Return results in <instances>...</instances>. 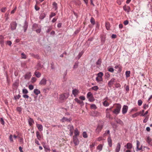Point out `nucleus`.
Wrapping results in <instances>:
<instances>
[{
  "label": "nucleus",
  "mask_w": 152,
  "mask_h": 152,
  "mask_svg": "<svg viewBox=\"0 0 152 152\" xmlns=\"http://www.w3.org/2000/svg\"><path fill=\"white\" fill-rule=\"evenodd\" d=\"M39 27L38 26V25L36 23H34L33 24L32 26V30L34 31H35V30Z\"/></svg>",
  "instance_id": "nucleus-26"
},
{
  "label": "nucleus",
  "mask_w": 152,
  "mask_h": 152,
  "mask_svg": "<svg viewBox=\"0 0 152 152\" xmlns=\"http://www.w3.org/2000/svg\"><path fill=\"white\" fill-rule=\"evenodd\" d=\"M107 141L109 146L110 147H111L112 146V140L110 136L107 138Z\"/></svg>",
  "instance_id": "nucleus-21"
},
{
  "label": "nucleus",
  "mask_w": 152,
  "mask_h": 152,
  "mask_svg": "<svg viewBox=\"0 0 152 152\" xmlns=\"http://www.w3.org/2000/svg\"><path fill=\"white\" fill-rule=\"evenodd\" d=\"M130 71H126V77H128L130 76Z\"/></svg>",
  "instance_id": "nucleus-42"
},
{
  "label": "nucleus",
  "mask_w": 152,
  "mask_h": 152,
  "mask_svg": "<svg viewBox=\"0 0 152 152\" xmlns=\"http://www.w3.org/2000/svg\"><path fill=\"white\" fill-rule=\"evenodd\" d=\"M6 44L10 46L12 45V43L10 41H7L6 42Z\"/></svg>",
  "instance_id": "nucleus-62"
},
{
  "label": "nucleus",
  "mask_w": 152,
  "mask_h": 152,
  "mask_svg": "<svg viewBox=\"0 0 152 152\" xmlns=\"http://www.w3.org/2000/svg\"><path fill=\"white\" fill-rule=\"evenodd\" d=\"M103 105L105 107L108 106L109 105V103L107 102V101L106 100L103 103Z\"/></svg>",
  "instance_id": "nucleus-35"
},
{
  "label": "nucleus",
  "mask_w": 152,
  "mask_h": 152,
  "mask_svg": "<svg viewBox=\"0 0 152 152\" xmlns=\"http://www.w3.org/2000/svg\"><path fill=\"white\" fill-rule=\"evenodd\" d=\"M102 147L103 146L102 144H99L97 147V149L100 151L102 150Z\"/></svg>",
  "instance_id": "nucleus-33"
},
{
  "label": "nucleus",
  "mask_w": 152,
  "mask_h": 152,
  "mask_svg": "<svg viewBox=\"0 0 152 152\" xmlns=\"http://www.w3.org/2000/svg\"><path fill=\"white\" fill-rule=\"evenodd\" d=\"M83 51H81V52L80 53H79V54L78 56V58L79 59L81 57L82 55L83 54Z\"/></svg>",
  "instance_id": "nucleus-54"
},
{
  "label": "nucleus",
  "mask_w": 152,
  "mask_h": 152,
  "mask_svg": "<svg viewBox=\"0 0 152 152\" xmlns=\"http://www.w3.org/2000/svg\"><path fill=\"white\" fill-rule=\"evenodd\" d=\"M35 31H36L37 33H39L41 32V30L40 28L39 27L37 29H36Z\"/></svg>",
  "instance_id": "nucleus-61"
},
{
  "label": "nucleus",
  "mask_w": 152,
  "mask_h": 152,
  "mask_svg": "<svg viewBox=\"0 0 152 152\" xmlns=\"http://www.w3.org/2000/svg\"><path fill=\"white\" fill-rule=\"evenodd\" d=\"M96 80L98 82H99L102 81L103 79L102 77H97L96 78Z\"/></svg>",
  "instance_id": "nucleus-32"
},
{
  "label": "nucleus",
  "mask_w": 152,
  "mask_h": 152,
  "mask_svg": "<svg viewBox=\"0 0 152 152\" xmlns=\"http://www.w3.org/2000/svg\"><path fill=\"white\" fill-rule=\"evenodd\" d=\"M114 107V109L113 110H112V111L114 114L117 115L120 113L121 108V105L119 104H115Z\"/></svg>",
  "instance_id": "nucleus-1"
},
{
  "label": "nucleus",
  "mask_w": 152,
  "mask_h": 152,
  "mask_svg": "<svg viewBox=\"0 0 152 152\" xmlns=\"http://www.w3.org/2000/svg\"><path fill=\"white\" fill-rule=\"evenodd\" d=\"M6 7H3V8H2V9H1V10L2 12H4L6 11Z\"/></svg>",
  "instance_id": "nucleus-63"
},
{
  "label": "nucleus",
  "mask_w": 152,
  "mask_h": 152,
  "mask_svg": "<svg viewBox=\"0 0 152 152\" xmlns=\"http://www.w3.org/2000/svg\"><path fill=\"white\" fill-rule=\"evenodd\" d=\"M115 79L114 78H112L108 82V85L109 86H111L113 84V83L114 82Z\"/></svg>",
  "instance_id": "nucleus-22"
},
{
  "label": "nucleus",
  "mask_w": 152,
  "mask_h": 152,
  "mask_svg": "<svg viewBox=\"0 0 152 152\" xmlns=\"http://www.w3.org/2000/svg\"><path fill=\"white\" fill-rule=\"evenodd\" d=\"M74 133L75 134V135L74 136H75L76 137H77L80 134L78 130L76 128L74 132Z\"/></svg>",
  "instance_id": "nucleus-24"
},
{
  "label": "nucleus",
  "mask_w": 152,
  "mask_h": 152,
  "mask_svg": "<svg viewBox=\"0 0 152 152\" xmlns=\"http://www.w3.org/2000/svg\"><path fill=\"white\" fill-rule=\"evenodd\" d=\"M72 93L75 97H76V96L79 93V90L76 89H74L72 91Z\"/></svg>",
  "instance_id": "nucleus-15"
},
{
  "label": "nucleus",
  "mask_w": 152,
  "mask_h": 152,
  "mask_svg": "<svg viewBox=\"0 0 152 152\" xmlns=\"http://www.w3.org/2000/svg\"><path fill=\"white\" fill-rule=\"evenodd\" d=\"M116 122L117 123L120 124L121 126L124 125V123L120 119H118L116 121Z\"/></svg>",
  "instance_id": "nucleus-29"
},
{
  "label": "nucleus",
  "mask_w": 152,
  "mask_h": 152,
  "mask_svg": "<svg viewBox=\"0 0 152 152\" xmlns=\"http://www.w3.org/2000/svg\"><path fill=\"white\" fill-rule=\"evenodd\" d=\"M36 136L37 138V139L39 140H40L41 138V135L40 134L39 132V131H37L36 132Z\"/></svg>",
  "instance_id": "nucleus-25"
},
{
  "label": "nucleus",
  "mask_w": 152,
  "mask_h": 152,
  "mask_svg": "<svg viewBox=\"0 0 152 152\" xmlns=\"http://www.w3.org/2000/svg\"><path fill=\"white\" fill-rule=\"evenodd\" d=\"M28 27V25L27 23H25L23 27V28L24 29V31L25 32L26 30H27V28Z\"/></svg>",
  "instance_id": "nucleus-45"
},
{
  "label": "nucleus",
  "mask_w": 152,
  "mask_h": 152,
  "mask_svg": "<svg viewBox=\"0 0 152 152\" xmlns=\"http://www.w3.org/2000/svg\"><path fill=\"white\" fill-rule=\"evenodd\" d=\"M113 108V106L110 107V108H107L105 111L106 113V117L107 118H111V115L110 113V111H112V109Z\"/></svg>",
  "instance_id": "nucleus-3"
},
{
  "label": "nucleus",
  "mask_w": 152,
  "mask_h": 152,
  "mask_svg": "<svg viewBox=\"0 0 152 152\" xmlns=\"http://www.w3.org/2000/svg\"><path fill=\"white\" fill-rule=\"evenodd\" d=\"M31 73L30 72H27L24 75V77L25 79L29 80L31 78Z\"/></svg>",
  "instance_id": "nucleus-10"
},
{
  "label": "nucleus",
  "mask_w": 152,
  "mask_h": 152,
  "mask_svg": "<svg viewBox=\"0 0 152 152\" xmlns=\"http://www.w3.org/2000/svg\"><path fill=\"white\" fill-rule=\"evenodd\" d=\"M8 13H6L5 15V21H7L9 18V17H8Z\"/></svg>",
  "instance_id": "nucleus-55"
},
{
  "label": "nucleus",
  "mask_w": 152,
  "mask_h": 152,
  "mask_svg": "<svg viewBox=\"0 0 152 152\" xmlns=\"http://www.w3.org/2000/svg\"><path fill=\"white\" fill-rule=\"evenodd\" d=\"M142 102L141 100H139L138 102V105L139 106H141L142 104Z\"/></svg>",
  "instance_id": "nucleus-56"
},
{
  "label": "nucleus",
  "mask_w": 152,
  "mask_h": 152,
  "mask_svg": "<svg viewBox=\"0 0 152 152\" xmlns=\"http://www.w3.org/2000/svg\"><path fill=\"white\" fill-rule=\"evenodd\" d=\"M43 67V65L41 64H38L37 66V67L36 68L37 69V70H40Z\"/></svg>",
  "instance_id": "nucleus-31"
},
{
  "label": "nucleus",
  "mask_w": 152,
  "mask_h": 152,
  "mask_svg": "<svg viewBox=\"0 0 152 152\" xmlns=\"http://www.w3.org/2000/svg\"><path fill=\"white\" fill-rule=\"evenodd\" d=\"M148 113V110H147L145 112L144 114H142L141 115V116H146L147 115H146Z\"/></svg>",
  "instance_id": "nucleus-57"
},
{
  "label": "nucleus",
  "mask_w": 152,
  "mask_h": 152,
  "mask_svg": "<svg viewBox=\"0 0 152 152\" xmlns=\"http://www.w3.org/2000/svg\"><path fill=\"white\" fill-rule=\"evenodd\" d=\"M97 75L98 77H102L103 75V74L102 72H99V73Z\"/></svg>",
  "instance_id": "nucleus-50"
},
{
  "label": "nucleus",
  "mask_w": 152,
  "mask_h": 152,
  "mask_svg": "<svg viewBox=\"0 0 152 152\" xmlns=\"http://www.w3.org/2000/svg\"><path fill=\"white\" fill-rule=\"evenodd\" d=\"M73 139L74 143L75 145H78L79 144V141L77 137H76L75 136H73Z\"/></svg>",
  "instance_id": "nucleus-7"
},
{
  "label": "nucleus",
  "mask_w": 152,
  "mask_h": 152,
  "mask_svg": "<svg viewBox=\"0 0 152 152\" xmlns=\"http://www.w3.org/2000/svg\"><path fill=\"white\" fill-rule=\"evenodd\" d=\"M37 79L35 77H32L31 79V82L32 83H35L37 80Z\"/></svg>",
  "instance_id": "nucleus-37"
},
{
  "label": "nucleus",
  "mask_w": 152,
  "mask_h": 152,
  "mask_svg": "<svg viewBox=\"0 0 152 152\" xmlns=\"http://www.w3.org/2000/svg\"><path fill=\"white\" fill-rule=\"evenodd\" d=\"M21 55L22 58L25 59L26 58V56L24 53H22L21 54Z\"/></svg>",
  "instance_id": "nucleus-48"
},
{
  "label": "nucleus",
  "mask_w": 152,
  "mask_h": 152,
  "mask_svg": "<svg viewBox=\"0 0 152 152\" xmlns=\"http://www.w3.org/2000/svg\"><path fill=\"white\" fill-rule=\"evenodd\" d=\"M28 122L30 126H31L34 123V121L33 119L30 118L28 119Z\"/></svg>",
  "instance_id": "nucleus-18"
},
{
  "label": "nucleus",
  "mask_w": 152,
  "mask_h": 152,
  "mask_svg": "<svg viewBox=\"0 0 152 152\" xmlns=\"http://www.w3.org/2000/svg\"><path fill=\"white\" fill-rule=\"evenodd\" d=\"M90 21L91 23L93 24L94 25L95 24V20L94 18L92 17Z\"/></svg>",
  "instance_id": "nucleus-43"
},
{
  "label": "nucleus",
  "mask_w": 152,
  "mask_h": 152,
  "mask_svg": "<svg viewBox=\"0 0 152 152\" xmlns=\"http://www.w3.org/2000/svg\"><path fill=\"white\" fill-rule=\"evenodd\" d=\"M56 15V14L54 12H51V14L50 15V18H51L52 17L55 16Z\"/></svg>",
  "instance_id": "nucleus-52"
},
{
  "label": "nucleus",
  "mask_w": 152,
  "mask_h": 152,
  "mask_svg": "<svg viewBox=\"0 0 152 152\" xmlns=\"http://www.w3.org/2000/svg\"><path fill=\"white\" fill-rule=\"evenodd\" d=\"M53 5L54 7L55 8V10L57 9V4L55 2H53Z\"/></svg>",
  "instance_id": "nucleus-53"
},
{
  "label": "nucleus",
  "mask_w": 152,
  "mask_h": 152,
  "mask_svg": "<svg viewBox=\"0 0 152 152\" xmlns=\"http://www.w3.org/2000/svg\"><path fill=\"white\" fill-rule=\"evenodd\" d=\"M121 148V145L119 142L118 143L115 149V152H119Z\"/></svg>",
  "instance_id": "nucleus-13"
},
{
  "label": "nucleus",
  "mask_w": 152,
  "mask_h": 152,
  "mask_svg": "<svg viewBox=\"0 0 152 152\" xmlns=\"http://www.w3.org/2000/svg\"><path fill=\"white\" fill-rule=\"evenodd\" d=\"M83 136L84 138H87L88 137V135L87 133L85 132L83 133Z\"/></svg>",
  "instance_id": "nucleus-41"
},
{
  "label": "nucleus",
  "mask_w": 152,
  "mask_h": 152,
  "mask_svg": "<svg viewBox=\"0 0 152 152\" xmlns=\"http://www.w3.org/2000/svg\"><path fill=\"white\" fill-rule=\"evenodd\" d=\"M103 127V125L102 124H99L97 126V127L96 129V133L98 134H99V133L101 131Z\"/></svg>",
  "instance_id": "nucleus-5"
},
{
  "label": "nucleus",
  "mask_w": 152,
  "mask_h": 152,
  "mask_svg": "<svg viewBox=\"0 0 152 152\" xmlns=\"http://www.w3.org/2000/svg\"><path fill=\"white\" fill-rule=\"evenodd\" d=\"M13 138V136L12 134H10L9 136V139L11 142H14Z\"/></svg>",
  "instance_id": "nucleus-40"
},
{
  "label": "nucleus",
  "mask_w": 152,
  "mask_h": 152,
  "mask_svg": "<svg viewBox=\"0 0 152 152\" xmlns=\"http://www.w3.org/2000/svg\"><path fill=\"white\" fill-rule=\"evenodd\" d=\"M79 98L82 100H84L86 99L85 97L83 96H80L79 97Z\"/></svg>",
  "instance_id": "nucleus-60"
},
{
  "label": "nucleus",
  "mask_w": 152,
  "mask_h": 152,
  "mask_svg": "<svg viewBox=\"0 0 152 152\" xmlns=\"http://www.w3.org/2000/svg\"><path fill=\"white\" fill-rule=\"evenodd\" d=\"M91 108L92 109L95 110L96 109L97 107L96 105L94 104H92L91 105Z\"/></svg>",
  "instance_id": "nucleus-38"
},
{
  "label": "nucleus",
  "mask_w": 152,
  "mask_h": 152,
  "mask_svg": "<svg viewBox=\"0 0 152 152\" xmlns=\"http://www.w3.org/2000/svg\"><path fill=\"white\" fill-rule=\"evenodd\" d=\"M34 74L35 76L37 78H39L41 77V73L39 72L36 71Z\"/></svg>",
  "instance_id": "nucleus-23"
},
{
  "label": "nucleus",
  "mask_w": 152,
  "mask_h": 152,
  "mask_svg": "<svg viewBox=\"0 0 152 152\" xmlns=\"http://www.w3.org/2000/svg\"><path fill=\"white\" fill-rule=\"evenodd\" d=\"M67 128L70 131L69 135L70 136H72L73 134L74 131V127L72 125H69L67 126Z\"/></svg>",
  "instance_id": "nucleus-4"
},
{
  "label": "nucleus",
  "mask_w": 152,
  "mask_h": 152,
  "mask_svg": "<svg viewBox=\"0 0 152 152\" xmlns=\"http://www.w3.org/2000/svg\"><path fill=\"white\" fill-rule=\"evenodd\" d=\"M72 120V119L70 118H67L65 117H63L62 119L60 120V121L62 122H64L66 121L70 122Z\"/></svg>",
  "instance_id": "nucleus-11"
},
{
  "label": "nucleus",
  "mask_w": 152,
  "mask_h": 152,
  "mask_svg": "<svg viewBox=\"0 0 152 152\" xmlns=\"http://www.w3.org/2000/svg\"><path fill=\"white\" fill-rule=\"evenodd\" d=\"M11 28L12 30H13L16 28L17 24L15 22H13L10 23Z\"/></svg>",
  "instance_id": "nucleus-8"
},
{
  "label": "nucleus",
  "mask_w": 152,
  "mask_h": 152,
  "mask_svg": "<svg viewBox=\"0 0 152 152\" xmlns=\"http://www.w3.org/2000/svg\"><path fill=\"white\" fill-rule=\"evenodd\" d=\"M146 140L149 145L152 146V139L151 138L148 136Z\"/></svg>",
  "instance_id": "nucleus-12"
},
{
  "label": "nucleus",
  "mask_w": 152,
  "mask_h": 152,
  "mask_svg": "<svg viewBox=\"0 0 152 152\" xmlns=\"http://www.w3.org/2000/svg\"><path fill=\"white\" fill-rule=\"evenodd\" d=\"M102 61L101 59H99L96 62V64L97 65H100L101 64Z\"/></svg>",
  "instance_id": "nucleus-49"
},
{
  "label": "nucleus",
  "mask_w": 152,
  "mask_h": 152,
  "mask_svg": "<svg viewBox=\"0 0 152 152\" xmlns=\"http://www.w3.org/2000/svg\"><path fill=\"white\" fill-rule=\"evenodd\" d=\"M16 9H17V7H15L14 9L12 10L11 11V14L14 13L15 12V11L16 10Z\"/></svg>",
  "instance_id": "nucleus-64"
},
{
  "label": "nucleus",
  "mask_w": 152,
  "mask_h": 152,
  "mask_svg": "<svg viewBox=\"0 0 152 152\" xmlns=\"http://www.w3.org/2000/svg\"><path fill=\"white\" fill-rule=\"evenodd\" d=\"M104 140V138L102 137H100L96 139V140L98 141H100Z\"/></svg>",
  "instance_id": "nucleus-46"
},
{
  "label": "nucleus",
  "mask_w": 152,
  "mask_h": 152,
  "mask_svg": "<svg viewBox=\"0 0 152 152\" xmlns=\"http://www.w3.org/2000/svg\"><path fill=\"white\" fill-rule=\"evenodd\" d=\"M91 88L94 91H96L99 89V88L97 86H95L92 87Z\"/></svg>",
  "instance_id": "nucleus-36"
},
{
  "label": "nucleus",
  "mask_w": 152,
  "mask_h": 152,
  "mask_svg": "<svg viewBox=\"0 0 152 152\" xmlns=\"http://www.w3.org/2000/svg\"><path fill=\"white\" fill-rule=\"evenodd\" d=\"M36 126L40 131H42L43 130V126L41 124H37Z\"/></svg>",
  "instance_id": "nucleus-19"
},
{
  "label": "nucleus",
  "mask_w": 152,
  "mask_h": 152,
  "mask_svg": "<svg viewBox=\"0 0 152 152\" xmlns=\"http://www.w3.org/2000/svg\"><path fill=\"white\" fill-rule=\"evenodd\" d=\"M123 8L124 10L128 13H129L131 11L130 7L128 6L125 5L123 6Z\"/></svg>",
  "instance_id": "nucleus-9"
},
{
  "label": "nucleus",
  "mask_w": 152,
  "mask_h": 152,
  "mask_svg": "<svg viewBox=\"0 0 152 152\" xmlns=\"http://www.w3.org/2000/svg\"><path fill=\"white\" fill-rule=\"evenodd\" d=\"M145 117V118L143 121L144 123H146L147 121L149 118V116L147 115Z\"/></svg>",
  "instance_id": "nucleus-47"
},
{
  "label": "nucleus",
  "mask_w": 152,
  "mask_h": 152,
  "mask_svg": "<svg viewBox=\"0 0 152 152\" xmlns=\"http://www.w3.org/2000/svg\"><path fill=\"white\" fill-rule=\"evenodd\" d=\"M107 69H108V70L110 72H113L114 70L113 68L109 67H108Z\"/></svg>",
  "instance_id": "nucleus-44"
},
{
  "label": "nucleus",
  "mask_w": 152,
  "mask_h": 152,
  "mask_svg": "<svg viewBox=\"0 0 152 152\" xmlns=\"http://www.w3.org/2000/svg\"><path fill=\"white\" fill-rule=\"evenodd\" d=\"M22 92L24 94H27L28 92V90L26 89H23Z\"/></svg>",
  "instance_id": "nucleus-51"
},
{
  "label": "nucleus",
  "mask_w": 152,
  "mask_h": 152,
  "mask_svg": "<svg viewBox=\"0 0 152 152\" xmlns=\"http://www.w3.org/2000/svg\"><path fill=\"white\" fill-rule=\"evenodd\" d=\"M128 107L127 106L124 105L123 106L122 110V113L123 114H125L127 113L128 110Z\"/></svg>",
  "instance_id": "nucleus-14"
},
{
  "label": "nucleus",
  "mask_w": 152,
  "mask_h": 152,
  "mask_svg": "<svg viewBox=\"0 0 152 152\" xmlns=\"http://www.w3.org/2000/svg\"><path fill=\"white\" fill-rule=\"evenodd\" d=\"M105 26L106 29L107 30L110 29V23L108 22H105Z\"/></svg>",
  "instance_id": "nucleus-30"
},
{
  "label": "nucleus",
  "mask_w": 152,
  "mask_h": 152,
  "mask_svg": "<svg viewBox=\"0 0 152 152\" xmlns=\"http://www.w3.org/2000/svg\"><path fill=\"white\" fill-rule=\"evenodd\" d=\"M140 142L138 140H137V150H140L142 149V146H140Z\"/></svg>",
  "instance_id": "nucleus-16"
},
{
  "label": "nucleus",
  "mask_w": 152,
  "mask_h": 152,
  "mask_svg": "<svg viewBox=\"0 0 152 152\" xmlns=\"http://www.w3.org/2000/svg\"><path fill=\"white\" fill-rule=\"evenodd\" d=\"M122 67L120 64L117 65L115 66V68L116 69H118L119 72H121L122 70Z\"/></svg>",
  "instance_id": "nucleus-20"
},
{
  "label": "nucleus",
  "mask_w": 152,
  "mask_h": 152,
  "mask_svg": "<svg viewBox=\"0 0 152 152\" xmlns=\"http://www.w3.org/2000/svg\"><path fill=\"white\" fill-rule=\"evenodd\" d=\"M69 96L68 94L67 93H65L64 94H61L60 96V101L62 102L64 100H65Z\"/></svg>",
  "instance_id": "nucleus-2"
},
{
  "label": "nucleus",
  "mask_w": 152,
  "mask_h": 152,
  "mask_svg": "<svg viewBox=\"0 0 152 152\" xmlns=\"http://www.w3.org/2000/svg\"><path fill=\"white\" fill-rule=\"evenodd\" d=\"M125 147H126L128 149H130L132 147V144L128 143L125 146Z\"/></svg>",
  "instance_id": "nucleus-27"
},
{
  "label": "nucleus",
  "mask_w": 152,
  "mask_h": 152,
  "mask_svg": "<svg viewBox=\"0 0 152 152\" xmlns=\"http://www.w3.org/2000/svg\"><path fill=\"white\" fill-rule=\"evenodd\" d=\"M34 93L35 95H37L38 94H40V91L38 89H35L34 90Z\"/></svg>",
  "instance_id": "nucleus-28"
},
{
  "label": "nucleus",
  "mask_w": 152,
  "mask_h": 152,
  "mask_svg": "<svg viewBox=\"0 0 152 152\" xmlns=\"http://www.w3.org/2000/svg\"><path fill=\"white\" fill-rule=\"evenodd\" d=\"M28 88L30 90H32L34 88V86L32 85H30L28 86Z\"/></svg>",
  "instance_id": "nucleus-59"
},
{
  "label": "nucleus",
  "mask_w": 152,
  "mask_h": 152,
  "mask_svg": "<svg viewBox=\"0 0 152 152\" xmlns=\"http://www.w3.org/2000/svg\"><path fill=\"white\" fill-rule=\"evenodd\" d=\"M45 13L41 14L39 16V18L41 19H43L45 17Z\"/></svg>",
  "instance_id": "nucleus-34"
},
{
  "label": "nucleus",
  "mask_w": 152,
  "mask_h": 152,
  "mask_svg": "<svg viewBox=\"0 0 152 152\" xmlns=\"http://www.w3.org/2000/svg\"><path fill=\"white\" fill-rule=\"evenodd\" d=\"M95 145V143H93L91 144L90 145V148H93V147H94V146Z\"/></svg>",
  "instance_id": "nucleus-58"
},
{
  "label": "nucleus",
  "mask_w": 152,
  "mask_h": 152,
  "mask_svg": "<svg viewBox=\"0 0 152 152\" xmlns=\"http://www.w3.org/2000/svg\"><path fill=\"white\" fill-rule=\"evenodd\" d=\"M93 95L91 92H88L87 94V97L88 98L91 97L92 98Z\"/></svg>",
  "instance_id": "nucleus-39"
},
{
  "label": "nucleus",
  "mask_w": 152,
  "mask_h": 152,
  "mask_svg": "<svg viewBox=\"0 0 152 152\" xmlns=\"http://www.w3.org/2000/svg\"><path fill=\"white\" fill-rule=\"evenodd\" d=\"M47 80L45 78H43L40 81L39 84L41 86H45L46 84Z\"/></svg>",
  "instance_id": "nucleus-6"
},
{
  "label": "nucleus",
  "mask_w": 152,
  "mask_h": 152,
  "mask_svg": "<svg viewBox=\"0 0 152 152\" xmlns=\"http://www.w3.org/2000/svg\"><path fill=\"white\" fill-rule=\"evenodd\" d=\"M74 100L75 102H77V103L81 105H83L84 104L83 102L80 100L78 98H75L74 99Z\"/></svg>",
  "instance_id": "nucleus-17"
}]
</instances>
